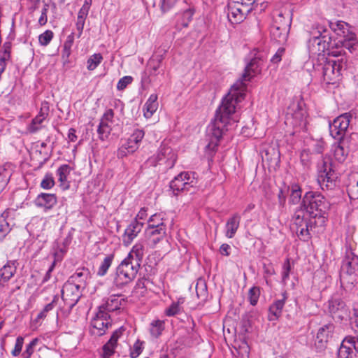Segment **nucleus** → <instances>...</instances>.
Masks as SVG:
<instances>
[{"label":"nucleus","instance_id":"1","mask_svg":"<svg viewBox=\"0 0 358 358\" xmlns=\"http://www.w3.org/2000/svg\"><path fill=\"white\" fill-rule=\"evenodd\" d=\"M254 52L255 57L246 66L241 78L231 86L229 93L222 99L221 105L216 110L213 120L208 127L210 142L207 147L210 149L217 148L225 131L237 122L234 113L236 105L244 99L247 86L245 82L250 81L261 72L262 55L257 50Z\"/></svg>","mask_w":358,"mask_h":358},{"label":"nucleus","instance_id":"2","mask_svg":"<svg viewBox=\"0 0 358 358\" xmlns=\"http://www.w3.org/2000/svg\"><path fill=\"white\" fill-rule=\"evenodd\" d=\"M303 190L298 184H292V205L299 204L292 216L295 232L299 239L307 241L310 238L309 227L313 222L310 218H317L321 224L324 223L329 210V203L320 194L306 192L302 197Z\"/></svg>","mask_w":358,"mask_h":358},{"label":"nucleus","instance_id":"3","mask_svg":"<svg viewBox=\"0 0 358 358\" xmlns=\"http://www.w3.org/2000/svg\"><path fill=\"white\" fill-rule=\"evenodd\" d=\"M141 267L133 261L125 258L117 267L114 283L117 287H121L131 282L136 276Z\"/></svg>","mask_w":358,"mask_h":358},{"label":"nucleus","instance_id":"4","mask_svg":"<svg viewBox=\"0 0 358 358\" xmlns=\"http://www.w3.org/2000/svg\"><path fill=\"white\" fill-rule=\"evenodd\" d=\"M177 160V155L175 151L166 143H162L155 155L150 157L147 163L150 166H164V169L173 168Z\"/></svg>","mask_w":358,"mask_h":358},{"label":"nucleus","instance_id":"5","mask_svg":"<svg viewBox=\"0 0 358 358\" xmlns=\"http://www.w3.org/2000/svg\"><path fill=\"white\" fill-rule=\"evenodd\" d=\"M338 173L334 171L331 159L329 157L323 158L319 166L317 181L322 189H332L336 186Z\"/></svg>","mask_w":358,"mask_h":358},{"label":"nucleus","instance_id":"6","mask_svg":"<svg viewBox=\"0 0 358 358\" xmlns=\"http://www.w3.org/2000/svg\"><path fill=\"white\" fill-rule=\"evenodd\" d=\"M347 69V60L341 57L336 60H327L322 66L324 81L327 84H334L341 75V71Z\"/></svg>","mask_w":358,"mask_h":358},{"label":"nucleus","instance_id":"7","mask_svg":"<svg viewBox=\"0 0 358 358\" xmlns=\"http://www.w3.org/2000/svg\"><path fill=\"white\" fill-rule=\"evenodd\" d=\"M308 112L302 99L297 102V108L292 114V136L296 134H306L308 125Z\"/></svg>","mask_w":358,"mask_h":358},{"label":"nucleus","instance_id":"8","mask_svg":"<svg viewBox=\"0 0 358 358\" xmlns=\"http://www.w3.org/2000/svg\"><path fill=\"white\" fill-rule=\"evenodd\" d=\"M196 184L195 173L182 172L171 181L170 188L173 194L177 196L181 192L189 191Z\"/></svg>","mask_w":358,"mask_h":358},{"label":"nucleus","instance_id":"9","mask_svg":"<svg viewBox=\"0 0 358 358\" xmlns=\"http://www.w3.org/2000/svg\"><path fill=\"white\" fill-rule=\"evenodd\" d=\"M352 115L350 113H345L334 119L329 124V132L331 136L338 141L345 140L344 135L350 126Z\"/></svg>","mask_w":358,"mask_h":358},{"label":"nucleus","instance_id":"10","mask_svg":"<svg viewBox=\"0 0 358 358\" xmlns=\"http://www.w3.org/2000/svg\"><path fill=\"white\" fill-rule=\"evenodd\" d=\"M325 31L324 27L319 24H314L312 26L309 31L310 39L308 41V47L310 51L324 52L323 50L324 41H328L329 37L322 34Z\"/></svg>","mask_w":358,"mask_h":358},{"label":"nucleus","instance_id":"11","mask_svg":"<svg viewBox=\"0 0 358 358\" xmlns=\"http://www.w3.org/2000/svg\"><path fill=\"white\" fill-rule=\"evenodd\" d=\"M110 325L111 320L109 314L103 309L99 308L98 312L91 321L90 331L92 334L100 336L106 333Z\"/></svg>","mask_w":358,"mask_h":358},{"label":"nucleus","instance_id":"12","mask_svg":"<svg viewBox=\"0 0 358 358\" xmlns=\"http://www.w3.org/2000/svg\"><path fill=\"white\" fill-rule=\"evenodd\" d=\"M252 10L243 3L232 0L228 3V18L232 24H239L244 20L246 15Z\"/></svg>","mask_w":358,"mask_h":358},{"label":"nucleus","instance_id":"13","mask_svg":"<svg viewBox=\"0 0 358 358\" xmlns=\"http://www.w3.org/2000/svg\"><path fill=\"white\" fill-rule=\"evenodd\" d=\"M327 311L336 322H341L348 315L345 302L341 298H331L327 302Z\"/></svg>","mask_w":358,"mask_h":358},{"label":"nucleus","instance_id":"14","mask_svg":"<svg viewBox=\"0 0 358 358\" xmlns=\"http://www.w3.org/2000/svg\"><path fill=\"white\" fill-rule=\"evenodd\" d=\"M358 47L356 43V38L354 34L351 33L348 36L341 38L338 41L332 39L331 37L328 38V41H324L323 50L325 48H345L350 52H352Z\"/></svg>","mask_w":358,"mask_h":358},{"label":"nucleus","instance_id":"15","mask_svg":"<svg viewBox=\"0 0 358 358\" xmlns=\"http://www.w3.org/2000/svg\"><path fill=\"white\" fill-rule=\"evenodd\" d=\"M50 113V103L47 101L41 102L38 115L32 119L27 129L31 134H34L41 130L43 126V122L48 118Z\"/></svg>","mask_w":358,"mask_h":358},{"label":"nucleus","instance_id":"16","mask_svg":"<svg viewBox=\"0 0 358 358\" xmlns=\"http://www.w3.org/2000/svg\"><path fill=\"white\" fill-rule=\"evenodd\" d=\"M81 288L79 285L69 280L64 285L62 289V298L70 308L73 307L78 303Z\"/></svg>","mask_w":358,"mask_h":358},{"label":"nucleus","instance_id":"17","mask_svg":"<svg viewBox=\"0 0 358 358\" xmlns=\"http://www.w3.org/2000/svg\"><path fill=\"white\" fill-rule=\"evenodd\" d=\"M163 60L162 55L152 57L147 63L146 69L142 76V80L145 83H151L152 78L160 73L159 69Z\"/></svg>","mask_w":358,"mask_h":358},{"label":"nucleus","instance_id":"18","mask_svg":"<svg viewBox=\"0 0 358 358\" xmlns=\"http://www.w3.org/2000/svg\"><path fill=\"white\" fill-rule=\"evenodd\" d=\"M353 349L358 353V338L354 336H346L338 350V358H352Z\"/></svg>","mask_w":358,"mask_h":358},{"label":"nucleus","instance_id":"19","mask_svg":"<svg viewBox=\"0 0 358 358\" xmlns=\"http://www.w3.org/2000/svg\"><path fill=\"white\" fill-rule=\"evenodd\" d=\"M166 228H150L145 229V236L148 245L151 248H155L166 235Z\"/></svg>","mask_w":358,"mask_h":358},{"label":"nucleus","instance_id":"20","mask_svg":"<svg viewBox=\"0 0 358 358\" xmlns=\"http://www.w3.org/2000/svg\"><path fill=\"white\" fill-rule=\"evenodd\" d=\"M143 227V222L136 220H132L124 230L122 236L123 244L126 246L129 245L141 232Z\"/></svg>","mask_w":358,"mask_h":358},{"label":"nucleus","instance_id":"21","mask_svg":"<svg viewBox=\"0 0 358 358\" xmlns=\"http://www.w3.org/2000/svg\"><path fill=\"white\" fill-rule=\"evenodd\" d=\"M57 200L55 194L41 193L36 199L35 203L38 207L48 210L52 209L57 203Z\"/></svg>","mask_w":358,"mask_h":358},{"label":"nucleus","instance_id":"22","mask_svg":"<svg viewBox=\"0 0 358 358\" xmlns=\"http://www.w3.org/2000/svg\"><path fill=\"white\" fill-rule=\"evenodd\" d=\"M17 267L14 262H8L1 269H0V287L5 286L8 280L15 275L16 273Z\"/></svg>","mask_w":358,"mask_h":358},{"label":"nucleus","instance_id":"23","mask_svg":"<svg viewBox=\"0 0 358 358\" xmlns=\"http://www.w3.org/2000/svg\"><path fill=\"white\" fill-rule=\"evenodd\" d=\"M241 216L238 213L232 215L227 221L225 224V236L229 238H232L240 225Z\"/></svg>","mask_w":358,"mask_h":358},{"label":"nucleus","instance_id":"24","mask_svg":"<svg viewBox=\"0 0 358 358\" xmlns=\"http://www.w3.org/2000/svg\"><path fill=\"white\" fill-rule=\"evenodd\" d=\"M90 271L85 268H80L69 278V281L84 288L86 281L90 277Z\"/></svg>","mask_w":358,"mask_h":358},{"label":"nucleus","instance_id":"25","mask_svg":"<svg viewBox=\"0 0 358 358\" xmlns=\"http://www.w3.org/2000/svg\"><path fill=\"white\" fill-rule=\"evenodd\" d=\"M145 254V246L143 243L137 242L129 252L127 257L128 259L133 261L138 264L141 265Z\"/></svg>","mask_w":358,"mask_h":358},{"label":"nucleus","instance_id":"26","mask_svg":"<svg viewBox=\"0 0 358 358\" xmlns=\"http://www.w3.org/2000/svg\"><path fill=\"white\" fill-rule=\"evenodd\" d=\"M334 329L335 326L333 323H328L318 329L316 338L322 346L328 342L329 338L332 337Z\"/></svg>","mask_w":358,"mask_h":358},{"label":"nucleus","instance_id":"27","mask_svg":"<svg viewBox=\"0 0 358 358\" xmlns=\"http://www.w3.org/2000/svg\"><path fill=\"white\" fill-rule=\"evenodd\" d=\"M262 159L270 168H275L280 162V153L277 149L269 148L264 151Z\"/></svg>","mask_w":358,"mask_h":358},{"label":"nucleus","instance_id":"28","mask_svg":"<svg viewBox=\"0 0 358 358\" xmlns=\"http://www.w3.org/2000/svg\"><path fill=\"white\" fill-rule=\"evenodd\" d=\"M346 187L350 199H358V173H353L349 176Z\"/></svg>","mask_w":358,"mask_h":358},{"label":"nucleus","instance_id":"29","mask_svg":"<svg viewBox=\"0 0 358 358\" xmlns=\"http://www.w3.org/2000/svg\"><path fill=\"white\" fill-rule=\"evenodd\" d=\"M120 295H111L106 300L103 304L99 306V308L103 309L108 313V312L120 309L122 301H124V299H120Z\"/></svg>","mask_w":358,"mask_h":358},{"label":"nucleus","instance_id":"30","mask_svg":"<svg viewBox=\"0 0 358 358\" xmlns=\"http://www.w3.org/2000/svg\"><path fill=\"white\" fill-rule=\"evenodd\" d=\"M10 214V210L6 209L0 215V242L3 241L11 231V227L8 221Z\"/></svg>","mask_w":358,"mask_h":358},{"label":"nucleus","instance_id":"31","mask_svg":"<svg viewBox=\"0 0 358 358\" xmlns=\"http://www.w3.org/2000/svg\"><path fill=\"white\" fill-rule=\"evenodd\" d=\"M157 99V94H152L146 101L143 106L144 116L146 118H150L157 110L159 106Z\"/></svg>","mask_w":358,"mask_h":358},{"label":"nucleus","instance_id":"32","mask_svg":"<svg viewBox=\"0 0 358 358\" xmlns=\"http://www.w3.org/2000/svg\"><path fill=\"white\" fill-rule=\"evenodd\" d=\"M71 168L68 164H63L59 166L57 171L58 176V180L60 182V186L63 189H67L69 188V182L68 180V176L70 174Z\"/></svg>","mask_w":358,"mask_h":358},{"label":"nucleus","instance_id":"33","mask_svg":"<svg viewBox=\"0 0 358 358\" xmlns=\"http://www.w3.org/2000/svg\"><path fill=\"white\" fill-rule=\"evenodd\" d=\"M343 269L348 275H358V257L352 254V257H347L343 264Z\"/></svg>","mask_w":358,"mask_h":358},{"label":"nucleus","instance_id":"34","mask_svg":"<svg viewBox=\"0 0 358 358\" xmlns=\"http://www.w3.org/2000/svg\"><path fill=\"white\" fill-rule=\"evenodd\" d=\"M329 27L331 30L341 38H345L351 33L349 31L348 24L343 21H337L336 22H329Z\"/></svg>","mask_w":358,"mask_h":358},{"label":"nucleus","instance_id":"35","mask_svg":"<svg viewBox=\"0 0 358 358\" xmlns=\"http://www.w3.org/2000/svg\"><path fill=\"white\" fill-rule=\"evenodd\" d=\"M291 26V18L288 24V29L281 28L278 26L273 25L271 29V37L279 43H283L287 41L288 38V34L289 31V27Z\"/></svg>","mask_w":358,"mask_h":358},{"label":"nucleus","instance_id":"36","mask_svg":"<svg viewBox=\"0 0 358 358\" xmlns=\"http://www.w3.org/2000/svg\"><path fill=\"white\" fill-rule=\"evenodd\" d=\"M165 329V322L161 320H152L149 326V333L153 338H159Z\"/></svg>","mask_w":358,"mask_h":358},{"label":"nucleus","instance_id":"37","mask_svg":"<svg viewBox=\"0 0 358 358\" xmlns=\"http://www.w3.org/2000/svg\"><path fill=\"white\" fill-rule=\"evenodd\" d=\"M347 143V140H341L335 147L334 155L339 162H343L348 155V150L345 148Z\"/></svg>","mask_w":358,"mask_h":358},{"label":"nucleus","instance_id":"38","mask_svg":"<svg viewBox=\"0 0 358 358\" xmlns=\"http://www.w3.org/2000/svg\"><path fill=\"white\" fill-rule=\"evenodd\" d=\"M74 42V33L69 34L64 43L63 49L62 51V59L64 64L69 62V57L71 53V48Z\"/></svg>","mask_w":358,"mask_h":358},{"label":"nucleus","instance_id":"39","mask_svg":"<svg viewBox=\"0 0 358 358\" xmlns=\"http://www.w3.org/2000/svg\"><path fill=\"white\" fill-rule=\"evenodd\" d=\"M150 228H166L164 223V216L162 213H155L148 220V227Z\"/></svg>","mask_w":358,"mask_h":358},{"label":"nucleus","instance_id":"40","mask_svg":"<svg viewBox=\"0 0 358 358\" xmlns=\"http://www.w3.org/2000/svg\"><path fill=\"white\" fill-rule=\"evenodd\" d=\"M138 148V147L136 145L127 139L118 149L117 157L122 158L127 155L134 153Z\"/></svg>","mask_w":358,"mask_h":358},{"label":"nucleus","instance_id":"41","mask_svg":"<svg viewBox=\"0 0 358 358\" xmlns=\"http://www.w3.org/2000/svg\"><path fill=\"white\" fill-rule=\"evenodd\" d=\"M58 300V296H55L52 301L48 303L44 308L37 315L34 322L36 324L40 323L46 317L49 311L52 310L55 306L56 301Z\"/></svg>","mask_w":358,"mask_h":358},{"label":"nucleus","instance_id":"42","mask_svg":"<svg viewBox=\"0 0 358 358\" xmlns=\"http://www.w3.org/2000/svg\"><path fill=\"white\" fill-rule=\"evenodd\" d=\"M114 258V255L110 254L107 255L101 262L97 271V275L99 276H103L106 274L108 268L112 264Z\"/></svg>","mask_w":358,"mask_h":358},{"label":"nucleus","instance_id":"43","mask_svg":"<svg viewBox=\"0 0 358 358\" xmlns=\"http://www.w3.org/2000/svg\"><path fill=\"white\" fill-rule=\"evenodd\" d=\"M103 57L100 53L91 55L87 61V69L89 71L94 70L102 62Z\"/></svg>","mask_w":358,"mask_h":358},{"label":"nucleus","instance_id":"44","mask_svg":"<svg viewBox=\"0 0 358 358\" xmlns=\"http://www.w3.org/2000/svg\"><path fill=\"white\" fill-rule=\"evenodd\" d=\"M10 173L3 166H0V193L4 189L9 182Z\"/></svg>","mask_w":358,"mask_h":358},{"label":"nucleus","instance_id":"45","mask_svg":"<svg viewBox=\"0 0 358 358\" xmlns=\"http://www.w3.org/2000/svg\"><path fill=\"white\" fill-rule=\"evenodd\" d=\"M114 112L112 109H108L103 115L99 124L104 127H112Z\"/></svg>","mask_w":358,"mask_h":358},{"label":"nucleus","instance_id":"46","mask_svg":"<svg viewBox=\"0 0 358 358\" xmlns=\"http://www.w3.org/2000/svg\"><path fill=\"white\" fill-rule=\"evenodd\" d=\"M260 296V289L258 287H252L248 291V299L252 306L257 305Z\"/></svg>","mask_w":358,"mask_h":358},{"label":"nucleus","instance_id":"47","mask_svg":"<svg viewBox=\"0 0 358 358\" xmlns=\"http://www.w3.org/2000/svg\"><path fill=\"white\" fill-rule=\"evenodd\" d=\"M184 299H178L177 302H173L168 308L166 309L165 313L167 316H173L180 312V305L184 303Z\"/></svg>","mask_w":358,"mask_h":358},{"label":"nucleus","instance_id":"48","mask_svg":"<svg viewBox=\"0 0 358 358\" xmlns=\"http://www.w3.org/2000/svg\"><path fill=\"white\" fill-rule=\"evenodd\" d=\"M54 34L51 30H46L38 36L39 43L43 46L48 45L53 38Z\"/></svg>","mask_w":358,"mask_h":358},{"label":"nucleus","instance_id":"49","mask_svg":"<svg viewBox=\"0 0 358 358\" xmlns=\"http://www.w3.org/2000/svg\"><path fill=\"white\" fill-rule=\"evenodd\" d=\"M145 133L141 129H136L133 134L128 138L130 141L133 142L135 145H136L138 148L140 143L143 138Z\"/></svg>","mask_w":358,"mask_h":358},{"label":"nucleus","instance_id":"50","mask_svg":"<svg viewBox=\"0 0 358 358\" xmlns=\"http://www.w3.org/2000/svg\"><path fill=\"white\" fill-rule=\"evenodd\" d=\"M92 3V0H85L83 6L80 9L78 13V19L85 20L87 17L90 6Z\"/></svg>","mask_w":358,"mask_h":358},{"label":"nucleus","instance_id":"51","mask_svg":"<svg viewBox=\"0 0 358 358\" xmlns=\"http://www.w3.org/2000/svg\"><path fill=\"white\" fill-rule=\"evenodd\" d=\"M115 346V343L108 341L103 347V358H110V357L114 353Z\"/></svg>","mask_w":358,"mask_h":358},{"label":"nucleus","instance_id":"52","mask_svg":"<svg viewBox=\"0 0 358 358\" xmlns=\"http://www.w3.org/2000/svg\"><path fill=\"white\" fill-rule=\"evenodd\" d=\"M143 343L138 340L134 344L130 352L131 358H136L141 355L143 348Z\"/></svg>","mask_w":358,"mask_h":358},{"label":"nucleus","instance_id":"53","mask_svg":"<svg viewBox=\"0 0 358 358\" xmlns=\"http://www.w3.org/2000/svg\"><path fill=\"white\" fill-rule=\"evenodd\" d=\"M194 15V10L189 8L185 10L182 14L181 25L184 27H187L189 22L192 20Z\"/></svg>","mask_w":358,"mask_h":358},{"label":"nucleus","instance_id":"54","mask_svg":"<svg viewBox=\"0 0 358 358\" xmlns=\"http://www.w3.org/2000/svg\"><path fill=\"white\" fill-rule=\"evenodd\" d=\"M112 127H104L102 125L99 124L97 129V133L99 135V138L101 141H105L107 139L111 132Z\"/></svg>","mask_w":358,"mask_h":358},{"label":"nucleus","instance_id":"55","mask_svg":"<svg viewBox=\"0 0 358 358\" xmlns=\"http://www.w3.org/2000/svg\"><path fill=\"white\" fill-rule=\"evenodd\" d=\"M55 185L53 177L50 174H46L41 182V186L45 189H51Z\"/></svg>","mask_w":358,"mask_h":358},{"label":"nucleus","instance_id":"56","mask_svg":"<svg viewBox=\"0 0 358 358\" xmlns=\"http://www.w3.org/2000/svg\"><path fill=\"white\" fill-rule=\"evenodd\" d=\"M23 344H24V338L22 336H18L16 338L15 347L11 352V355L13 357H17L20 354L22 347H23Z\"/></svg>","mask_w":358,"mask_h":358},{"label":"nucleus","instance_id":"57","mask_svg":"<svg viewBox=\"0 0 358 358\" xmlns=\"http://www.w3.org/2000/svg\"><path fill=\"white\" fill-rule=\"evenodd\" d=\"M133 81V78L129 76H126L120 78L117 84V89L118 90H124L128 85L131 84Z\"/></svg>","mask_w":358,"mask_h":358},{"label":"nucleus","instance_id":"58","mask_svg":"<svg viewBox=\"0 0 358 358\" xmlns=\"http://www.w3.org/2000/svg\"><path fill=\"white\" fill-rule=\"evenodd\" d=\"M38 339L37 338H34L28 345L26 346V349L22 353V355L31 357L34 352V347L37 345Z\"/></svg>","mask_w":358,"mask_h":358},{"label":"nucleus","instance_id":"59","mask_svg":"<svg viewBox=\"0 0 358 358\" xmlns=\"http://www.w3.org/2000/svg\"><path fill=\"white\" fill-rule=\"evenodd\" d=\"M178 0H162L161 3V9L163 13L169 11L176 3Z\"/></svg>","mask_w":358,"mask_h":358},{"label":"nucleus","instance_id":"60","mask_svg":"<svg viewBox=\"0 0 358 358\" xmlns=\"http://www.w3.org/2000/svg\"><path fill=\"white\" fill-rule=\"evenodd\" d=\"M285 52V49L284 48H280L271 59V62L273 64H278L281 61L282 57L284 55Z\"/></svg>","mask_w":358,"mask_h":358},{"label":"nucleus","instance_id":"61","mask_svg":"<svg viewBox=\"0 0 358 358\" xmlns=\"http://www.w3.org/2000/svg\"><path fill=\"white\" fill-rule=\"evenodd\" d=\"M48 6L45 5L41 10V16L38 19V23L40 25H45L47 23L48 21V17H47V13L48 10Z\"/></svg>","mask_w":358,"mask_h":358},{"label":"nucleus","instance_id":"62","mask_svg":"<svg viewBox=\"0 0 358 358\" xmlns=\"http://www.w3.org/2000/svg\"><path fill=\"white\" fill-rule=\"evenodd\" d=\"M324 50L328 51L329 55H331V56L336 57L341 56L343 55V53L344 52L343 49L336 48H325Z\"/></svg>","mask_w":358,"mask_h":358},{"label":"nucleus","instance_id":"63","mask_svg":"<svg viewBox=\"0 0 358 358\" xmlns=\"http://www.w3.org/2000/svg\"><path fill=\"white\" fill-rule=\"evenodd\" d=\"M124 331V329L122 327H120L118 329L115 330L113 332L109 341L117 344V340L122 336Z\"/></svg>","mask_w":358,"mask_h":358},{"label":"nucleus","instance_id":"64","mask_svg":"<svg viewBox=\"0 0 358 358\" xmlns=\"http://www.w3.org/2000/svg\"><path fill=\"white\" fill-rule=\"evenodd\" d=\"M281 312L276 308H273V304L269 308V315L268 320H276L280 315Z\"/></svg>","mask_w":358,"mask_h":358}]
</instances>
